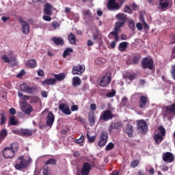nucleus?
I'll list each match as a JSON object with an SVG mask.
<instances>
[{"label": "nucleus", "instance_id": "1", "mask_svg": "<svg viewBox=\"0 0 175 175\" xmlns=\"http://www.w3.org/2000/svg\"><path fill=\"white\" fill-rule=\"evenodd\" d=\"M28 166V160L24 159V156H19L16 160V163L14 167L16 170H21L22 169H27Z\"/></svg>", "mask_w": 175, "mask_h": 175}, {"label": "nucleus", "instance_id": "2", "mask_svg": "<svg viewBox=\"0 0 175 175\" xmlns=\"http://www.w3.org/2000/svg\"><path fill=\"white\" fill-rule=\"evenodd\" d=\"M142 66L143 69H150V70H152V68H154V60L147 57H144L142 60Z\"/></svg>", "mask_w": 175, "mask_h": 175}, {"label": "nucleus", "instance_id": "3", "mask_svg": "<svg viewBox=\"0 0 175 175\" xmlns=\"http://www.w3.org/2000/svg\"><path fill=\"white\" fill-rule=\"evenodd\" d=\"M173 113L175 115V104L165 107V110L163 113L164 117L170 118L173 117Z\"/></svg>", "mask_w": 175, "mask_h": 175}, {"label": "nucleus", "instance_id": "4", "mask_svg": "<svg viewBox=\"0 0 175 175\" xmlns=\"http://www.w3.org/2000/svg\"><path fill=\"white\" fill-rule=\"evenodd\" d=\"M112 118H114V114L111 113V110H104L100 116V120L103 121H109Z\"/></svg>", "mask_w": 175, "mask_h": 175}, {"label": "nucleus", "instance_id": "5", "mask_svg": "<svg viewBox=\"0 0 175 175\" xmlns=\"http://www.w3.org/2000/svg\"><path fill=\"white\" fill-rule=\"evenodd\" d=\"M109 137V134L106 131H103L100 135V141L98 143L99 147H105L106 143H107V139Z\"/></svg>", "mask_w": 175, "mask_h": 175}, {"label": "nucleus", "instance_id": "6", "mask_svg": "<svg viewBox=\"0 0 175 175\" xmlns=\"http://www.w3.org/2000/svg\"><path fill=\"white\" fill-rule=\"evenodd\" d=\"M108 10H120L121 5L116 0H109L107 6Z\"/></svg>", "mask_w": 175, "mask_h": 175}, {"label": "nucleus", "instance_id": "7", "mask_svg": "<svg viewBox=\"0 0 175 175\" xmlns=\"http://www.w3.org/2000/svg\"><path fill=\"white\" fill-rule=\"evenodd\" d=\"M99 85L100 87H107L110 83H111V76L105 75H104L100 81H98Z\"/></svg>", "mask_w": 175, "mask_h": 175}, {"label": "nucleus", "instance_id": "8", "mask_svg": "<svg viewBox=\"0 0 175 175\" xmlns=\"http://www.w3.org/2000/svg\"><path fill=\"white\" fill-rule=\"evenodd\" d=\"M137 129L138 131H141L146 133L148 131V126L147 125V122H145L144 120H139L137 122Z\"/></svg>", "mask_w": 175, "mask_h": 175}, {"label": "nucleus", "instance_id": "9", "mask_svg": "<svg viewBox=\"0 0 175 175\" xmlns=\"http://www.w3.org/2000/svg\"><path fill=\"white\" fill-rule=\"evenodd\" d=\"M15 154L16 153L14 152V151L9 147H5L3 150V155L6 159H10L11 158H13Z\"/></svg>", "mask_w": 175, "mask_h": 175}, {"label": "nucleus", "instance_id": "10", "mask_svg": "<svg viewBox=\"0 0 175 175\" xmlns=\"http://www.w3.org/2000/svg\"><path fill=\"white\" fill-rule=\"evenodd\" d=\"M90 172H91V164L88 162H85L82 165L81 174L77 175H90Z\"/></svg>", "mask_w": 175, "mask_h": 175}, {"label": "nucleus", "instance_id": "11", "mask_svg": "<svg viewBox=\"0 0 175 175\" xmlns=\"http://www.w3.org/2000/svg\"><path fill=\"white\" fill-rule=\"evenodd\" d=\"M20 88L23 92H26L27 94H33L34 91H36V88L29 87L27 83H23L21 85Z\"/></svg>", "mask_w": 175, "mask_h": 175}, {"label": "nucleus", "instance_id": "12", "mask_svg": "<svg viewBox=\"0 0 175 175\" xmlns=\"http://www.w3.org/2000/svg\"><path fill=\"white\" fill-rule=\"evenodd\" d=\"M163 161L167 163H172L174 161V155L170 152H166L163 154Z\"/></svg>", "mask_w": 175, "mask_h": 175}, {"label": "nucleus", "instance_id": "13", "mask_svg": "<svg viewBox=\"0 0 175 175\" xmlns=\"http://www.w3.org/2000/svg\"><path fill=\"white\" fill-rule=\"evenodd\" d=\"M46 126H53L54 124V121L55 120V117L54 116V113L51 111H49L46 118Z\"/></svg>", "mask_w": 175, "mask_h": 175}, {"label": "nucleus", "instance_id": "14", "mask_svg": "<svg viewBox=\"0 0 175 175\" xmlns=\"http://www.w3.org/2000/svg\"><path fill=\"white\" fill-rule=\"evenodd\" d=\"M59 109H60V111L64 113V114H66L67 116H69L72 113L70 109H69V105L65 103H60L59 105Z\"/></svg>", "mask_w": 175, "mask_h": 175}, {"label": "nucleus", "instance_id": "15", "mask_svg": "<svg viewBox=\"0 0 175 175\" xmlns=\"http://www.w3.org/2000/svg\"><path fill=\"white\" fill-rule=\"evenodd\" d=\"M170 2H172V0H160L159 9L160 10H166L170 6Z\"/></svg>", "mask_w": 175, "mask_h": 175}, {"label": "nucleus", "instance_id": "16", "mask_svg": "<svg viewBox=\"0 0 175 175\" xmlns=\"http://www.w3.org/2000/svg\"><path fill=\"white\" fill-rule=\"evenodd\" d=\"M19 22L22 24L23 33L25 35H28V33H29V25H28V23L25 22L21 18H19Z\"/></svg>", "mask_w": 175, "mask_h": 175}, {"label": "nucleus", "instance_id": "17", "mask_svg": "<svg viewBox=\"0 0 175 175\" xmlns=\"http://www.w3.org/2000/svg\"><path fill=\"white\" fill-rule=\"evenodd\" d=\"M84 70H85V68L81 65L74 66L72 67V74L79 75V76H80L81 75V73H83Z\"/></svg>", "mask_w": 175, "mask_h": 175}, {"label": "nucleus", "instance_id": "18", "mask_svg": "<svg viewBox=\"0 0 175 175\" xmlns=\"http://www.w3.org/2000/svg\"><path fill=\"white\" fill-rule=\"evenodd\" d=\"M148 102H149L148 97L146 96H141L139 97V109H143L146 107Z\"/></svg>", "mask_w": 175, "mask_h": 175}, {"label": "nucleus", "instance_id": "19", "mask_svg": "<svg viewBox=\"0 0 175 175\" xmlns=\"http://www.w3.org/2000/svg\"><path fill=\"white\" fill-rule=\"evenodd\" d=\"M35 133V131H33V130H31V129H22L20 131V135L21 136H23L24 137H29L31 136H32V135H33Z\"/></svg>", "mask_w": 175, "mask_h": 175}, {"label": "nucleus", "instance_id": "20", "mask_svg": "<svg viewBox=\"0 0 175 175\" xmlns=\"http://www.w3.org/2000/svg\"><path fill=\"white\" fill-rule=\"evenodd\" d=\"M37 65H38V62L35 59H30L29 60H27L26 62V66H27L28 68H30V69H35Z\"/></svg>", "mask_w": 175, "mask_h": 175}, {"label": "nucleus", "instance_id": "21", "mask_svg": "<svg viewBox=\"0 0 175 175\" xmlns=\"http://www.w3.org/2000/svg\"><path fill=\"white\" fill-rule=\"evenodd\" d=\"M116 18L121 23H124V24L125 22L128 21V17L126 16V14L124 13H118V14H116Z\"/></svg>", "mask_w": 175, "mask_h": 175}, {"label": "nucleus", "instance_id": "22", "mask_svg": "<svg viewBox=\"0 0 175 175\" xmlns=\"http://www.w3.org/2000/svg\"><path fill=\"white\" fill-rule=\"evenodd\" d=\"M53 6L50 3L45 4V7L44 8V13L46 16H51L53 14Z\"/></svg>", "mask_w": 175, "mask_h": 175}, {"label": "nucleus", "instance_id": "23", "mask_svg": "<svg viewBox=\"0 0 175 175\" xmlns=\"http://www.w3.org/2000/svg\"><path fill=\"white\" fill-rule=\"evenodd\" d=\"M57 83V80L53 78L45 79L41 82L43 85H54Z\"/></svg>", "mask_w": 175, "mask_h": 175}, {"label": "nucleus", "instance_id": "24", "mask_svg": "<svg viewBox=\"0 0 175 175\" xmlns=\"http://www.w3.org/2000/svg\"><path fill=\"white\" fill-rule=\"evenodd\" d=\"M52 40L55 46H64V39H62V38L53 37Z\"/></svg>", "mask_w": 175, "mask_h": 175}, {"label": "nucleus", "instance_id": "25", "mask_svg": "<svg viewBox=\"0 0 175 175\" xmlns=\"http://www.w3.org/2000/svg\"><path fill=\"white\" fill-rule=\"evenodd\" d=\"M163 135H161V134H159V133H157L154 135V140L156 143V144H161V143H162V142L163 141Z\"/></svg>", "mask_w": 175, "mask_h": 175}, {"label": "nucleus", "instance_id": "26", "mask_svg": "<svg viewBox=\"0 0 175 175\" xmlns=\"http://www.w3.org/2000/svg\"><path fill=\"white\" fill-rule=\"evenodd\" d=\"M120 127H121V122H117L116 123H111L109 128V133H111L113 129H118Z\"/></svg>", "mask_w": 175, "mask_h": 175}, {"label": "nucleus", "instance_id": "27", "mask_svg": "<svg viewBox=\"0 0 175 175\" xmlns=\"http://www.w3.org/2000/svg\"><path fill=\"white\" fill-rule=\"evenodd\" d=\"M54 77L56 81H62V80H65V77H66V74H65L64 72H61L60 74H55Z\"/></svg>", "mask_w": 175, "mask_h": 175}, {"label": "nucleus", "instance_id": "28", "mask_svg": "<svg viewBox=\"0 0 175 175\" xmlns=\"http://www.w3.org/2000/svg\"><path fill=\"white\" fill-rule=\"evenodd\" d=\"M141 58L142 55H140L139 53L134 55L133 56L131 64H133V65H137V64H139V62H140Z\"/></svg>", "mask_w": 175, "mask_h": 175}, {"label": "nucleus", "instance_id": "29", "mask_svg": "<svg viewBox=\"0 0 175 175\" xmlns=\"http://www.w3.org/2000/svg\"><path fill=\"white\" fill-rule=\"evenodd\" d=\"M93 40H97V42H99V40H102V35H100V31L99 30H96L93 34Z\"/></svg>", "mask_w": 175, "mask_h": 175}, {"label": "nucleus", "instance_id": "30", "mask_svg": "<svg viewBox=\"0 0 175 175\" xmlns=\"http://www.w3.org/2000/svg\"><path fill=\"white\" fill-rule=\"evenodd\" d=\"M72 84L73 87H79L81 84V79L79 77H74L72 79Z\"/></svg>", "mask_w": 175, "mask_h": 175}, {"label": "nucleus", "instance_id": "31", "mask_svg": "<svg viewBox=\"0 0 175 175\" xmlns=\"http://www.w3.org/2000/svg\"><path fill=\"white\" fill-rule=\"evenodd\" d=\"M68 39L70 44H76V36L73 33L68 34Z\"/></svg>", "mask_w": 175, "mask_h": 175}, {"label": "nucleus", "instance_id": "32", "mask_svg": "<svg viewBox=\"0 0 175 175\" xmlns=\"http://www.w3.org/2000/svg\"><path fill=\"white\" fill-rule=\"evenodd\" d=\"M129 43L126 42H122L119 44L118 50L119 51L123 52L128 49Z\"/></svg>", "mask_w": 175, "mask_h": 175}, {"label": "nucleus", "instance_id": "33", "mask_svg": "<svg viewBox=\"0 0 175 175\" xmlns=\"http://www.w3.org/2000/svg\"><path fill=\"white\" fill-rule=\"evenodd\" d=\"M95 64L99 66H103V65L106 64V59L103 57H98L95 60Z\"/></svg>", "mask_w": 175, "mask_h": 175}, {"label": "nucleus", "instance_id": "34", "mask_svg": "<svg viewBox=\"0 0 175 175\" xmlns=\"http://www.w3.org/2000/svg\"><path fill=\"white\" fill-rule=\"evenodd\" d=\"M126 133L129 137H132L133 136V126L131 125L128 126L126 129Z\"/></svg>", "mask_w": 175, "mask_h": 175}, {"label": "nucleus", "instance_id": "35", "mask_svg": "<svg viewBox=\"0 0 175 175\" xmlns=\"http://www.w3.org/2000/svg\"><path fill=\"white\" fill-rule=\"evenodd\" d=\"M70 53H73V49L72 48H67L63 53V58H66V57L70 55Z\"/></svg>", "mask_w": 175, "mask_h": 175}, {"label": "nucleus", "instance_id": "36", "mask_svg": "<svg viewBox=\"0 0 175 175\" xmlns=\"http://www.w3.org/2000/svg\"><path fill=\"white\" fill-rule=\"evenodd\" d=\"M124 25H125V23L124 22L118 21L115 23L114 29H116V31H120V28H121V27H124Z\"/></svg>", "mask_w": 175, "mask_h": 175}, {"label": "nucleus", "instance_id": "37", "mask_svg": "<svg viewBox=\"0 0 175 175\" xmlns=\"http://www.w3.org/2000/svg\"><path fill=\"white\" fill-rule=\"evenodd\" d=\"M23 110L25 114H31V113L33 111L31 105H29L28 107H23Z\"/></svg>", "mask_w": 175, "mask_h": 175}, {"label": "nucleus", "instance_id": "38", "mask_svg": "<svg viewBox=\"0 0 175 175\" xmlns=\"http://www.w3.org/2000/svg\"><path fill=\"white\" fill-rule=\"evenodd\" d=\"M6 136H8V131H6V129H3L0 132V140L3 141L5 139V137H6Z\"/></svg>", "mask_w": 175, "mask_h": 175}, {"label": "nucleus", "instance_id": "39", "mask_svg": "<svg viewBox=\"0 0 175 175\" xmlns=\"http://www.w3.org/2000/svg\"><path fill=\"white\" fill-rule=\"evenodd\" d=\"M88 120L91 126H93V125H95V117H94V113H92V114L91 113L89 114Z\"/></svg>", "mask_w": 175, "mask_h": 175}, {"label": "nucleus", "instance_id": "40", "mask_svg": "<svg viewBox=\"0 0 175 175\" xmlns=\"http://www.w3.org/2000/svg\"><path fill=\"white\" fill-rule=\"evenodd\" d=\"M9 148H11L12 151L16 153V152H17L18 150V143L14 142L10 145V147Z\"/></svg>", "mask_w": 175, "mask_h": 175}, {"label": "nucleus", "instance_id": "41", "mask_svg": "<svg viewBox=\"0 0 175 175\" xmlns=\"http://www.w3.org/2000/svg\"><path fill=\"white\" fill-rule=\"evenodd\" d=\"M158 131H159V135L161 136H166V130L165 129V127L163 126H159L158 127Z\"/></svg>", "mask_w": 175, "mask_h": 175}, {"label": "nucleus", "instance_id": "42", "mask_svg": "<svg viewBox=\"0 0 175 175\" xmlns=\"http://www.w3.org/2000/svg\"><path fill=\"white\" fill-rule=\"evenodd\" d=\"M1 59H3V61H4V62H5V64H10V62H12V60L13 59V58H12V57L9 58V57H8V55H3L1 57Z\"/></svg>", "mask_w": 175, "mask_h": 175}, {"label": "nucleus", "instance_id": "43", "mask_svg": "<svg viewBox=\"0 0 175 175\" xmlns=\"http://www.w3.org/2000/svg\"><path fill=\"white\" fill-rule=\"evenodd\" d=\"M146 172H147V173H148L149 175L155 174V170L151 165L148 166V168H146Z\"/></svg>", "mask_w": 175, "mask_h": 175}, {"label": "nucleus", "instance_id": "44", "mask_svg": "<svg viewBox=\"0 0 175 175\" xmlns=\"http://www.w3.org/2000/svg\"><path fill=\"white\" fill-rule=\"evenodd\" d=\"M45 165H57V160L55 159H49L45 162Z\"/></svg>", "mask_w": 175, "mask_h": 175}, {"label": "nucleus", "instance_id": "45", "mask_svg": "<svg viewBox=\"0 0 175 175\" xmlns=\"http://www.w3.org/2000/svg\"><path fill=\"white\" fill-rule=\"evenodd\" d=\"M86 136L89 143H94L96 139V136L94 135L91 137L88 133H87Z\"/></svg>", "mask_w": 175, "mask_h": 175}, {"label": "nucleus", "instance_id": "46", "mask_svg": "<svg viewBox=\"0 0 175 175\" xmlns=\"http://www.w3.org/2000/svg\"><path fill=\"white\" fill-rule=\"evenodd\" d=\"M113 148H114V144H113L112 142H110L106 146L105 150L111 151V150H113Z\"/></svg>", "mask_w": 175, "mask_h": 175}, {"label": "nucleus", "instance_id": "47", "mask_svg": "<svg viewBox=\"0 0 175 175\" xmlns=\"http://www.w3.org/2000/svg\"><path fill=\"white\" fill-rule=\"evenodd\" d=\"M124 13H129V14H132L133 12L132 11V9L130 6L125 5L124 6Z\"/></svg>", "mask_w": 175, "mask_h": 175}, {"label": "nucleus", "instance_id": "48", "mask_svg": "<svg viewBox=\"0 0 175 175\" xmlns=\"http://www.w3.org/2000/svg\"><path fill=\"white\" fill-rule=\"evenodd\" d=\"M10 125H17L18 122L16 120V118H14V116H12L10 118Z\"/></svg>", "mask_w": 175, "mask_h": 175}, {"label": "nucleus", "instance_id": "49", "mask_svg": "<svg viewBox=\"0 0 175 175\" xmlns=\"http://www.w3.org/2000/svg\"><path fill=\"white\" fill-rule=\"evenodd\" d=\"M139 163H140L139 160H134L131 163V167L135 168L139 165Z\"/></svg>", "mask_w": 175, "mask_h": 175}, {"label": "nucleus", "instance_id": "50", "mask_svg": "<svg viewBox=\"0 0 175 175\" xmlns=\"http://www.w3.org/2000/svg\"><path fill=\"white\" fill-rule=\"evenodd\" d=\"M83 142H84V135H81L79 139H75V143H77V144H81Z\"/></svg>", "mask_w": 175, "mask_h": 175}, {"label": "nucleus", "instance_id": "51", "mask_svg": "<svg viewBox=\"0 0 175 175\" xmlns=\"http://www.w3.org/2000/svg\"><path fill=\"white\" fill-rule=\"evenodd\" d=\"M1 120L0 122V125H3V124L6 122V116H5V113H1Z\"/></svg>", "mask_w": 175, "mask_h": 175}, {"label": "nucleus", "instance_id": "52", "mask_svg": "<svg viewBox=\"0 0 175 175\" xmlns=\"http://www.w3.org/2000/svg\"><path fill=\"white\" fill-rule=\"evenodd\" d=\"M129 28H130V29H131L132 31L135 30V22H133V21H129Z\"/></svg>", "mask_w": 175, "mask_h": 175}, {"label": "nucleus", "instance_id": "53", "mask_svg": "<svg viewBox=\"0 0 175 175\" xmlns=\"http://www.w3.org/2000/svg\"><path fill=\"white\" fill-rule=\"evenodd\" d=\"M59 23L57 21H53L52 22V27L53 29H57V28H59Z\"/></svg>", "mask_w": 175, "mask_h": 175}, {"label": "nucleus", "instance_id": "54", "mask_svg": "<svg viewBox=\"0 0 175 175\" xmlns=\"http://www.w3.org/2000/svg\"><path fill=\"white\" fill-rule=\"evenodd\" d=\"M171 75L172 76V79L175 81V65L172 66Z\"/></svg>", "mask_w": 175, "mask_h": 175}, {"label": "nucleus", "instance_id": "55", "mask_svg": "<svg viewBox=\"0 0 175 175\" xmlns=\"http://www.w3.org/2000/svg\"><path fill=\"white\" fill-rule=\"evenodd\" d=\"M43 20H44V21H51V18L50 16V15H44L42 16Z\"/></svg>", "mask_w": 175, "mask_h": 175}, {"label": "nucleus", "instance_id": "56", "mask_svg": "<svg viewBox=\"0 0 175 175\" xmlns=\"http://www.w3.org/2000/svg\"><path fill=\"white\" fill-rule=\"evenodd\" d=\"M38 76H39L40 77H43V76H44V72L43 71V70H39L37 72Z\"/></svg>", "mask_w": 175, "mask_h": 175}, {"label": "nucleus", "instance_id": "57", "mask_svg": "<svg viewBox=\"0 0 175 175\" xmlns=\"http://www.w3.org/2000/svg\"><path fill=\"white\" fill-rule=\"evenodd\" d=\"M48 96H49V94L45 90H43L41 92V96L42 98H47Z\"/></svg>", "mask_w": 175, "mask_h": 175}, {"label": "nucleus", "instance_id": "58", "mask_svg": "<svg viewBox=\"0 0 175 175\" xmlns=\"http://www.w3.org/2000/svg\"><path fill=\"white\" fill-rule=\"evenodd\" d=\"M90 109L92 110V111H95V110H96V104L92 103L90 105Z\"/></svg>", "mask_w": 175, "mask_h": 175}, {"label": "nucleus", "instance_id": "59", "mask_svg": "<svg viewBox=\"0 0 175 175\" xmlns=\"http://www.w3.org/2000/svg\"><path fill=\"white\" fill-rule=\"evenodd\" d=\"M116 96V92H111L107 94V98H113Z\"/></svg>", "mask_w": 175, "mask_h": 175}, {"label": "nucleus", "instance_id": "60", "mask_svg": "<svg viewBox=\"0 0 175 175\" xmlns=\"http://www.w3.org/2000/svg\"><path fill=\"white\" fill-rule=\"evenodd\" d=\"M136 27L139 31H142V29H143V25H142L140 23H137L136 24Z\"/></svg>", "mask_w": 175, "mask_h": 175}, {"label": "nucleus", "instance_id": "61", "mask_svg": "<svg viewBox=\"0 0 175 175\" xmlns=\"http://www.w3.org/2000/svg\"><path fill=\"white\" fill-rule=\"evenodd\" d=\"M25 70H21V72L18 74L17 77H21L22 76H25Z\"/></svg>", "mask_w": 175, "mask_h": 175}, {"label": "nucleus", "instance_id": "62", "mask_svg": "<svg viewBox=\"0 0 175 175\" xmlns=\"http://www.w3.org/2000/svg\"><path fill=\"white\" fill-rule=\"evenodd\" d=\"M9 113H10V114H12V116H14V114H16V109H14V108L10 109Z\"/></svg>", "mask_w": 175, "mask_h": 175}, {"label": "nucleus", "instance_id": "63", "mask_svg": "<svg viewBox=\"0 0 175 175\" xmlns=\"http://www.w3.org/2000/svg\"><path fill=\"white\" fill-rule=\"evenodd\" d=\"M175 43V34L172 35V37L170 39V44H174Z\"/></svg>", "mask_w": 175, "mask_h": 175}, {"label": "nucleus", "instance_id": "64", "mask_svg": "<svg viewBox=\"0 0 175 175\" xmlns=\"http://www.w3.org/2000/svg\"><path fill=\"white\" fill-rule=\"evenodd\" d=\"M110 35H113V36H117L118 35V30L114 29V31H111Z\"/></svg>", "mask_w": 175, "mask_h": 175}]
</instances>
